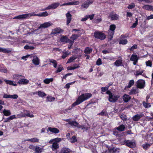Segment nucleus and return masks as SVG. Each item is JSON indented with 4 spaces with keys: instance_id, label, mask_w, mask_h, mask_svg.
Returning a JSON list of instances; mask_svg holds the SVG:
<instances>
[{
    "instance_id": "nucleus-1",
    "label": "nucleus",
    "mask_w": 153,
    "mask_h": 153,
    "mask_svg": "<svg viewBox=\"0 0 153 153\" xmlns=\"http://www.w3.org/2000/svg\"><path fill=\"white\" fill-rule=\"evenodd\" d=\"M92 96V94L90 93H87L82 94L78 97L76 101L72 105V107H74L76 105L79 104L84 101L91 98Z\"/></svg>"
},
{
    "instance_id": "nucleus-2",
    "label": "nucleus",
    "mask_w": 153,
    "mask_h": 153,
    "mask_svg": "<svg viewBox=\"0 0 153 153\" xmlns=\"http://www.w3.org/2000/svg\"><path fill=\"white\" fill-rule=\"evenodd\" d=\"M116 28V25L114 24H112L110 25L109 29L108 31V41L109 42L112 39L114 34V30Z\"/></svg>"
},
{
    "instance_id": "nucleus-3",
    "label": "nucleus",
    "mask_w": 153,
    "mask_h": 153,
    "mask_svg": "<svg viewBox=\"0 0 153 153\" xmlns=\"http://www.w3.org/2000/svg\"><path fill=\"white\" fill-rule=\"evenodd\" d=\"M94 36L95 38L103 40L106 37V35L103 33L99 31H96L94 33Z\"/></svg>"
},
{
    "instance_id": "nucleus-4",
    "label": "nucleus",
    "mask_w": 153,
    "mask_h": 153,
    "mask_svg": "<svg viewBox=\"0 0 153 153\" xmlns=\"http://www.w3.org/2000/svg\"><path fill=\"white\" fill-rule=\"evenodd\" d=\"M59 5V2H56L52 4L51 5H49L47 7L44 8L41 10V11H44L49 9H54L56 8Z\"/></svg>"
},
{
    "instance_id": "nucleus-5",
    "label": "nucleus",
    "mask_w": 153,
    "mask_h": 153,
    "mask_svg": "<svg viewBox=\"0 0 153 153\" xmlns=\"http://www.w3.org/2000/svg\"><path fill=\"white\" fill-rule=\"evenodd\" d=\"M137 84L136 86L137 88H143L145 86V81L143 80L140 79L137 81Z\"/></svg>"
},
{
    "instance_id": "nucleus-6",
    "label": "nucleus",
    "mask_w": 153,
    "mask_h": 153,
    "mask_svg": "<svg viewBox=\"0 0 153 153\" xmlns=\"http://www.w3.org/2000/svg\"><path fill=\"white\" fill-rule=\"evenodd\" d=\"M53 24L51 22H45L43 24H41L38 28L35 30H38L41 28H47L51 26Z\"/></svg>"
},
{
    "instance_id": "nucleus-7",
    "label": "nucleus",
    "mask_w": 153,
    "mask_h": 153,
    "mask_svg": "<svg viewBox=\"0 0 153 153\" xmlns=\"http://www.w3.org/2000/svg\"><path fill=\"white\" fill-rule=\"evenodd\" d=\"M109 17L111 20L115 21L119 19V16L118 15L116 14L115 12L113 11L110 13Z\"/></svg>"
},
{
    "instance_id": "nucleus-8",
    "label": "nucleus",
    "mask_w": 153,
    "mask_h": 153,
    "mask_svg": "<svg viewBox=\"0 0 153 153\" xmlns=\"http://www.w3.org/2000/svg\"><path fill=\"white\" fill-rule=\"evenodd\" d=\"M124 143L126 146L130 148H133L136 146L135 143L134 142L129 140H125Z\"/></svg>"
},
{
    "instance_id": "nucleus-9",
    "label": "nucleus",
    "mask_w": 153,
    "mask_h": 153,
    "mask_svg": "<svg viewBox=\"0 0 153 153\" xmlns=\"http://www.w3.org/2000/svg\"><path fill=\"white\" fill-rule=\"evenodd\" d=\"M146 140L151 144L153 143V133H151L145 136Z\"/></svg>"
},
{
    "instance_id": "nucleus-10",
    "label": "nucleus",
    "mask_w": 153,
    "mask_h": 153,
    "mask_svg": "<svg viewBox=\"0 0 153 153\" xmlns=\"http://www.w3.org/2000/svg\"><path fill=\"white\" fill-rule=\"evenodd\" d=\"M93 1L91 0H87L85 1L81 5V8L87 9L90 4H92Z\"/></svg>"
},
{
    "instance_id": "nucleus-11",
    "label": "nucleus",
    "mask_w": 153,
    "mask_h": 153,
    "mask_svg": "<svg viewBox=\"0 0 153 153\" xmlns=\"http://www.w3.org/2000/svg\"><path fill=\"white\" fill-rule=\"evenodd\" d=\"M120 96L118 95H114L112 94V97L111 99H110V97L108 98V100L111 102H115L120 98Z\"/></svg>"
},
{
    "instance_id": "nucleus-12",
    "label": "nucleus",
    "mask_w": 153,
    "mask_h": 153,
    "mask_svg": "<svg viewBox=\"0 0 153 153\" xmlns=\"http://www.w3.org/2000/svg\"><path fill=\"white\" fill-rule=\"evenodd\" d=\"M28 16V14H25L22 15H18V16H16L14 17L13 18H10V19H24L26 18Z\"/></svg>"
},
{
    "instance_id": "nucleus-13",
    "label": "nucleus",
    "mask_w": 153,
    "mask_h": 153,
    "mask_svg": "<svg viewBox=\"0 0 153 153\" xmlns=\"http://www.w3.org/2000/svg\"><path fill=\"white\" fill-rule=\"evenodd\" d=\"M126 36L125 35H122L120 36V39L119 42V44H120L122 45H126L128 43V41L126 39H123L122 38H125Z\"/></svg>"
},
{
    "instance_id": "nucleus-14",
    "label": "nucleus",
    "mask_w": 153,
    "mask_h": 153,
    "mask_svg": "<svg viewBox=\"0 0 153 153\" xmlns=\"http://www.w3.org/2000/svg\"><path fill=\"white\" fill-rule=\"evenodd\" d=\"M96 102V100L95 98L92 99L88 102V104L86 105L85 108H91L92 106V105Z\"/></svg>"
},
{
    "instance_id": "nucleus-15",
    "label": "nucleus",
    "mask_w": 153,
    "mask_h": 153,
    "mask_svg": "<svg viewBox=\"0 0 153 153\" xmlns=\"http://www.w3.org/2000/svg\"><path fill=\"white\" fill-rule=\"evenodd\" d=\"M67 18L66 24L68 25L70 23L72 19V15L69 12L66 14Z\"/></svg>"
},
{
    "instance_id": "nucleus-16",
    "label": "nucleus",
    "mask_w": 153,
    "mask_h": 153,
    "mask_svg": "<svg viewBox=\"0 0 153 153\" xmlns=\"http://www.w3.org/2000/svg\"><path fill=\"white\" fill-rule=\"evenodd\" d=\"M144 115L143 114H137L132 117V120L134 121H138Z\"/></svg>"
},
{
    "instance_id": "nucleus-17",
    "label": "nucleus",
    "mask_w": 153,
    "mask_h": 153,
    "mask_svg": "<svg viewBox=\"0 0 153 153\" xmlns=\"http://www.w3.org/2000/svg\"><path fill=\"white\" fill-rule=\"evenodd\" d=\"M64 31L63 30L61 29L59 27H57L55 28L52 32V34H56L58 33H63Z\"/></svg>"
},
{
    "instance_id": "nucleus-18",
    "label": "nucleus",
    "mask_w": 153,
    "mask_h": 153,
    "mask_svg": "<svg viewBox=\"0 0 153 153\" xmlns=\"http://www.w3.org/2000/svg\"><path fill=\"white\" fill-rule=\"evenodd\" d=\"M47 131H49L55 134H58L59 132V130L58 128L51 127L48 128V129L47 130Z\"/></svg>"
},
{
    "instance_id": "nucleus-19",
    "label": "nucleus",
    "mask_w": 153,
    "mask_h": 153,
    "mask_svg": "<svg viewBox=\"0 0 153 153\" xmlns=\"http://www.w3.org/2000/svg\"><path fill=\"white\" fill-rule=\"evenodd\" d=\"M142 8L143 9L148 11H153V6L148 4H145L143 5Z\"/></svg>"
},
{
    "instance_id": "nucleus-20",
    "label": "nucleus",
    "mask_w": 153,
    "mask_h": 153,
    "mask_svg": "<svg viewBox=\"0 0 153 153\" xmlns=\"http://www.w3.org/2000/svg\"><path fill=\"white\" fill-rule=\"evenodd\" d=\"M29 82V81L26 79H19L17 82L19 85H26Z\"/></svg>"
},
{
    "instance_id": "nucleus-21",
    "label": "nucleus",
    "mask_w": 153,
    "mask_h": 153,
    "mask_svg": "<svg viewBox=\"0 0 153 153\" xmlns=\"http://www.w3.org/2000/svg\"><path fill=\"white\" fill-rule=\"evenodd\" d=\"M139 92V90L137 88H134L133 87L129 92V94L131 95L136 94L138 93Z\"/></svg>"
},
{
    "instance_id": "nucleus-22",
    "label": "nucleus",
    "mask_w": 153,
    "mask_h": 153,
    "mask_svg": "<svg viewBox=\"0 0 153 153\" xmlns=\"http://www.w3.org/2000/svg\"><path fill=\"white\" fill-rule=\"evenodd\" d=\"M123 99L125 102H128L131 99V97L126 94H125L123 96Z\"/></svg>"
},
{
    "instance_id": "nucleus-23",
    "label": "nucleus",
    "mask_w": 153,
    "mask_h": 153,
    "mask_svg": "<svg viewBox=\"0 0 153 153\" xmlns=\"http://www.w3.org/2000/svg\"><path fill=\"white\" fill-rule=\"evenodd\" d=\"M114 64L117 67L120 66H124V65L123 64V61L121 59H119L116 60L114 63Z\"/></svg>"
},
{
    "instance_id": "nucleus-24",
    "label": "nucleus",
    "mask_w": 153,
    "mask_h": 153,
    "mask_svg": "<svg viewBox=\"0 0 153 153\" xmlns=\"http://www.w3.org/2000/svg\"><path fill=\"white\" fill-rule=\"evenodd\" d=\"M79 4V2L78 1H72L67 3H64L62 5H76Z\"/></svg>"
},
{
    "instance_id": "nucleus-25",
    "label": "nucleus",
    "mask_w": 153,
    "mask_h": 153,
    "mask_svg": "<svg viewBox=\"0 0 153 153\" xmlns=\"http://www.w3.org/2000/svg\"><path fill=\"white\" fill-rule=\"evenodd\" d=\"M68 124L70 125L71 126H74L76 127L79 128L80 126V124L75 121H72L71 122H69Z\"/></svg>"
},
{
    "instance_id": "nucleus-26",
    "label": "nucleus",
    "mask_w": 153,
    "mask_h": 153,
    "mask_svg": "<svg viewBox=\"0 0 153 153\" xmlns=\"http://www.w3.org/2000/svg\"><path fill=\"white\" fill-rule=\"evenodd\" d=\"M33 94H37L40 97H43L46 95V94L45 93L42 92L41 91H39L36 92H34L33 93Z\"/></svg>"
},
{
    "instance_id": "nucleus-27",
    "label": "nucleus",
    "mask_w": 153,
    "mask_h": 153,
    "mask_svg": "<svg viewBox=\"0 0 153 153\" xmlns=\"http://www.w3.org/2000/svg\"><path fill=\"white\" fill-rule=\"evenodd\" d=\"M24 113L26 112V113H24V115H25V117L27 116L30 117H34V116L33 114H30V112L29 111L26 110H24Z\"/></svg>"
},
{
    "instance_id": "nucleus-28",
    "label": "nucleus",
    "mask_w": 153,
    "mask_h": 153,
    "mask_svg": "<svg viewBox=\"0 0 153 153\" xmlns=\"http://www.w3.org/2000/svg\"><path fill=\"white\" fill-rule=\"evenodd\" d=\"M48 13L47 11H45L44 12L41 13H40L35 14L34 15L35 16L40 17L46 16H48Z\"/></svg>"
},
{
    "instance_id": "nucleus-29",
    "label": "nucleus",
    "mask_w": 153,
    "mask_h": 153,
    "mask_svg": "<svg viewBox=\"0 0 153 153\" xmlns=\"http://www.w3.org/2000/svg\"><path fill=\"white\" fill-rule=\"evenodd\" d=\"M93 49L89 47H86L85 49L84 53L86 54L90 53L92 51Z\"/></svg>"
},
{
    "instance_id": "nucleus-30",
    "label": "nucleus",
    "mask_w": 153,
    "mask_h": 153,
    "mask_svg": "<svg viewBox=\"0 0 153 153\" xmlns=\"http://www.w3.org/2000/svg\"><path fill=\"white\" fill-rule=\"evenodd\" d=\"M22 77H25L24 76L20 75L14 74L13 75V78L15 80H17L21 79Z\"/></svg>"
},
{
    "instance_id": "nucleus-31",
    "label": "nucleus",
    "mask_w": 153,
    "mask_h": 153,
    "mask_svg": "<svg viewBox=\"0 0 153 153\" xmlns=\"http://www.w3.org/2000/svg\"><path fill=\"white\" fill-rule=\"evenodd\" d=\"M134 81L132 79L130 80L128 83V85L126 86L125 87L124 89L126 90L127 88H130L134 84Z\"/></svg>"
},
{
    "instance_id": "nucleus-32",
    "label": "nucleus",
    "mask_w": 153,
    "mask_h": 153,
    "mask_svg": "<svg viewBox=\"0 0 153 153\" xmlns=\"http://www.w3.org/2000/svg\"><path fill=\"white\" fill-rule=\"evenodd\" d=\"M59 148V144L58 143L53 142L52 144V149L54 151Z\"/></svg>"
},
{
    "instance_id": "nucleus-33",
    "label": "nucleus",
    "mask_w": 153,
    "mask_h": 153,
    "mask_svg": "<svg viewBox=\"0 0 153 153\" xmlns=\"http://www.w3.org/2000/svg\"><path fill=\"white\" fill-rule=\"evenodd\" d=\"M138 57L137 56V55L136 54H132L130 59V60L131 61H134V60H138Z\"/></svg>"
},
{
    "instance_id": "nucleus-34",
    "label": "nucleus",
    "mask_w": 153,
    "mask_h": 153,
    "mask_svg": "<svg viewBox=\"0 0 153 153\" xmlns=\"http://www.w3.org/2000/svg\"><path fill=\"white\" fill-rule=\"evenodd\" d=\"M49 61L53 64L54 68H56L57 67V62L56 60L53 59H49Z\"/></svg>"
},
{
    "instance_id": "nucleus-35",
    "label": "nucleus",
    "mask_w": 153,
    "mask_h": 153,
    "mask_svg": "<svg viewBox=\"0 0 153 153\" xmlns=\"http://www.w3.org/2000/svg\"><path fill=\"white\" fill-rule=\"evenodd\" d=\"M53 79L52 78H46L43 81L46 84H49L50 82H53Z\"/></svg>"
},
{
    "instance_id": "nucleus-36",
    "label": "nucleus",
    "mask_w": 153,
    "mask_h": 153,
    "mask_svg": "<svg viewBox=\"0 0 153 153\" xmlns=\"http://www.w3.org/2000/svg\"><path fill=\"white\" fill-rule=\"evenodd\" d=\"M64 68L62 65H58V68H57L55 72L56 73H57L60 72Z\"/></svg>"
},
{
    "instance_id": "nucleus-37",
    "label": "nucleus",
    "mask_w": 153,
    "mask_h": 153,
    "mask_svg": "<svg viewBox=\"0 0 153 153\" xmlns=\"http://www.w3.org/2000/svg\"><path fill=\"white\" fill-rule=\"evenodd\" d=\"M125 128V126L123 124H121L117 127V129L119 131H122L124 130Z\"/></svg>"
},
{
    "instance_id": "nucleus-38",
    "label": "nucleus",
    "mask_w": 153,
    "mask_h": 153,
    "mask_svg": "<svg viewBox=\"0 0 153 153\" xmlns=\"http://www.w3.org/2000/svg\"><path fill=\"white\" fill-rule=\"evenodd\" d=\"M42 150H43L42 148H41L38 146H36L35 149V152L36 153H41Z\"/></svg>"
},
{
    "instance_id": "nucleus-39",
    "label": "nucleus",
    "mask_w": 153,
    "mask_h": 153,
    "mask_svg": "<svg viewBox=\"0 0 153 153\" xmlns=\"http://www.w3.org/2000/svg\"><path fill=\"white\" fill-rule=\"evenodd\" d=\"M152 144H151L150 143H146V144H144L143 145V147L144 149L146 150L150 147Z\"/></svg>"
},
{
    "instance_id": "nucleus-40",
    "label": "nucleus",
    "mask_w": 153,
    "mask_h": 153,
    "mask_svg": "<svg viewBox=\"0 0 153 153\" xmlns=\"http://www.w3.org/2000/svg\"><path fill=\"white\" fill-rule=\"evenodd\" d=\"M79 36V34H72L71 37H70V38L71 39H72L74 41V40L77 39Z\"/></svg>"
},
{
    "instance_id": "nucleus-41",
    "label": "nucleus",
    "mask_w": 153,
    "mask_h": 153,
    "mask_svg": "<svg viewBox=\"0 0 153 153\" xmlns=\"http://www.w3.org/2000/svg\"><path fill=\"white\" fill-rule=\"evenodd\" d=\"M27 140L33 143H38L39 142V140L36 137L32 138L31 139H29Z\"/></svg>"
},
{
    "instance_id": "nucleus-42",
    "label": "nucleus",
    "mask_w": 153,
    "mask_h": 153,
    "mask_svg": "<svg viewBox=\"0 0 153 153\" xmlns=\"http://www.w3.org/2000/svg\"><path fill=\"white\" fill-rule=\"evenodd\" d=\"M68 39L66 36H63L60 39V40L62 42L66 43Z\"/></svg>"
},
{
    "instance_id": "nucleus-43",
    "label": "nucleus",
    "mask_w": 153,
    "mask_h": 153,
    "mask_svg": "<svg viewBox=\"0 0 153 153\" xmlns=\"http://www.w3.org/2000/svg\"><path fill=\"white\" fill-rule=\"evenodd\" d=\"M32 61L33 63L36 65H38L39 64V59L37 57L33 59Z\"/></svg>"
},
{
    "instance_id": "nucleus-44",
    "label": "nucleus",
    "mask_w": 153,
    "mask_h": 153,
    "mask_svg": "<svg viewBox=\"0 0 153 153\" xmlns=\"http://www.w3.org/2000/svg\"><path fill=\"white\" fill-rule=\"evenodd\" d=\"M70 149L66 148H63L59 153H69Z\"/></svg>"
},
{
    "instance_id": "nucleus-45",
    "label": "nucleus",
    "mask_w": 153,
    "mask_h": 153,
    "mask_svg": "<svg viewBox=\"0 0 153 153\" xmlns=\"http://www.w3.org/2000/svg\"><path fill=\"white\" fill-rule=\"evenodd\" d=\"M118 149H115L114 147L108 149L109 153H116Z\"/></svg>"
},
{
    "instance_id": "nucleus-46",
    "label": "nucleus",
    "mask_w": 153,
    "mask_h": 153,
    "mask_svg": "<svg viewBox=\"0 0 153 153\" xmlns=\"http://www.w3.org/2000/svg\"><path fill=\"white\" fill-rule=\"evenodd\" d=\"M89 127L87 126L86 125H80V126L79 128H81L82 129H85L86 131H87Z\"/></svg>"
},
{
    "instance_id": "nucleus-47",
    "label": "nucleus",
    "mask_w": 153,
    "mask_h": 153,
    "mask_svg": "<svg viewBox=\"0 0 153 153\" xmlns=\"http://www.w3.org/2000/svg\"><path fill=\"white\" fill-rule=\"evenodd\" d=\"M143 106L146 108H148L151 107V105L149 103H146L145 101L143 102Z\"/></svg>"
},
{
    "instance_id": "nucleus-48",
    "label": "nucleus",
    "mask_w": 153,
    "mask_h": 153,
    "mask_svg": "<svg viewBox=\"0 0 153 153\" xmlns=\"http://www.w3.org/2000/svg\"><path fill=\"white\" fill-rule=\"evenodd\" d=\"M76 59V57L74 56H72L67 61V63H70L72 62L73 61Z\"/></svg>"
},
{
    "instance_id": "nucleus-49",
    "label": "nucleus",
    "mask_w": 153,
    "mask_h": 153,
    "mask_svg": "<svg viewBox=\"0 0 153 153\" xmlns=\"http://www.w3.org/2000/svg\"><path fill=\"white\" fill-rule=\"evenodd\" d=\"M47 100L49 102L53 101L55 100V98L51 96H48L47 97Z\"/></svg>"
},
{
    "instance_id": "nucleus-50",
    "label": "nucleus",
    "mask_w": 153,
    "mask_h": 153,
    "mask_svg": "<svg viewBox=\"0 0 153 153\" xmlns=\"http://www.w3.org/2000/svg\"><path fill=\"white\" fill-rule=\"evenodd\" d=\"M35 48L33 46H30L28 45H26L24 47V48L25 50H33Z\"/></svg>"
},
{
    "instance_id": "nucleus-51",
    "label": "nucleus",
    "mask_w": 153,
    "mask_h": 153,
    "mask_svg": "<svg viewBox=\"0 0 153 153\" xmlns=\"http://www.w3.org/2000/svg\"><path fill=\"white\" fill-rule=\"evenodd\" d=\"M120 117L124 121H126L127 120L126 116L123 114H120Z\"/></svg>"
},
{
    "instance_id": "nucleus-52",
    "label": "nucleus",
    "mask_w": 153,
    "mask_h": 153,
    "mask_svg": "<svg viewBox=\"0 0 153 153\" xmlns=\"http://www.w3.org/2000/svg\"><path fill=\"white\" fill-rule=\"evenodd\" d=\"M144 70H142L140 71V72H139L138 71H137L136 72V73H134V74L136 76H137L140 75H142L143 73V72Z\"/></svg>"
},
{
    "instance_id": "nucleus-53",
    "label": "nucleus",
    "mask_w": 153,
    "mask_h": 153,
    "mask_svg": "<svg viewBox=\"0 0 153 153\" xmlns=\"http://www.w3.org/2000/svg\"><path fill=\"white\" fill-rule=\"evenodd\" d=\"M71 143H73L77 141L76 137L75 136H73L71 139Z\"/></svg>"
},
{
    "instance_id": "nucleus-54",
    "label": "nucleus",
    "mask_w": 153,
    "mask_h": 153,
    "mask_svg": "<svg viewBox=\"0 0 153 153\" xmlns=\"http://www.w3.org/2000/svg\"><path fill=\"white\" fill-rule=\"evenodd\" d=\"M146 65L147 66L151 67L152 66V62L150 60H148L146 62Z\"/></svg>"
},
{
    "instance_id": "nucleus-55",
    "label": "nucleus",
    "mask_w": 153,
    "mask_h": 153,
    "mask_svg": "<svg viewBox=\"0 0 153 153\" xmlns=\"http://www.w3.org/2000/svg\"><path fill=\"white\" fill-rule=\"evenodd\" d=\"M69 55V54L67 52H65L63 53L62 56V58L63 59L65 58L67 56Z\"/></svg>"
},
{
    "instance_id": "nucleus-56",
    "label": "nucleus",
    "mask_w": 153,
    "mask_h": 153,
    "mask_svg": "<svg viewBox=\"0 0 153 153\" xmlns=\"http://www.w3.org/2000/svg\"><path fill=\"white\" fill-rule=\"evenodd\" d=\"M75 82V81H74L66 84L65 85V88L67 89H68L70 87V85L74 84Z\"/></svg>"
},
{
    "instance_id": "nucleus-57",
    "label": "nucleus",
    "mask_w": 153,
    "mask_h": 153,
    "mask_svg": "<svg viewBox=\"0 0 153 153\" xmlns=\"http://www.w3.org/2000/svg\"><path fill=\"white\" fill-rule=\"evenodd\" d=\"M137 48V45L134 44L133 45L131 48H129V50L131 51H133L134 49H136Z\"/></svg>"
},
{
    "instance_id": "nucleus-58",
    "label": "nucleus",
    "mask_w": 153,
    "mask_h": 153,
    "mask_svg": "<svg viewBox=\"0 0 153 153\" xmlns=\"http://www.w3.org/2000/svg\"><path fill=\"white\" fill-rule=\"evenodd\" d=\"M16 118H20L25 117V115H24V113L21 112L20 114H18L16 115Z\"/></svg>"
},
{
    "instance_id": "nucleus-59",
    "label": "nucleus",
    "mask_w": 153,
    "mask_h": 153,
    "mask_svg": "<svg viewBox=\"0 0 153 153\" xmlns=\"http://www.w3.org/2000/svg\"><path fill=\"white\" fill-rule=\"evenodd\" d=\"M135 7V4L132 3L131 4L129 5L128 6L127 8L129 9H131L134 8Z\"/></svg>"
},
{
    "instance_id": "nucleus-60",
    "label": "nucleus",
    "mask_w": 153,
    "mask_h": 153,
    "mask_svg": "<svg viewBox=\"0 0 153 153\" xmlns=\"http://www.w3.org/2000/svg\"><path fill=\"white\" fill-rule=\"evenodd\" d=\"M102 64L101 59L100 58H99L97 60L96 62L97 65H100Z\"/></svg>"
},
{
    "instance_id": "nucleus-61",
    "label": "nucleus",
    "mask_w": 153,
    "mask_h": 153,
    "mask_svg": "<svg viewBox=\"0 0 153 153\" xmlns=\"http://www.w3.org/2000/svg\"><path fill=\"white\" fill-rule=\"evenodd\" d=\"M106 94H108L109 95V97H110V99H111L112 97V93L111 92L110 90H107L106 91Z\"/></svg>"
},
{
    "instance_id": "nucleus-62",
    "label": "nucleus",
    "mask_w": 153,
    "mask_h": 153,
    "mask_svg": "<svg viewBox=\"0 0 153 153\" xmlns=\"http://www.w3.org/2000/svg\"><path fill=\"white\" fill-rule=\"evenodd\" d=\"M53 141H54V143H58L60 142L62 140V139L61 138H56L55 139H53Z\"/></svg>"
},
{
    "instance_id": "nucleus-63",
    "label": "nucleus",
    "mask_w": 153,
    "mask_h": 153,
    "mask_svg": "<svg viewBox=\"0 0 153 153\" xmlns=\"http://www.w3.org/2000/svg\"><path fill=\"white\" fill-rule=\"evenodd\" d=\"M108 88L107 86L105 87H102L101 88V91L103 92H105L108 90Z\"/></svg>"
},
{
    "instance_id": "nucleus-64",
    "label": "nucleus",
    "mask_w": 153,
    "mask_h": 153,
    "mask_svg": "<svg viewBox=\"0 0 153 153\" xmlns=\"http://www.w3.org/2000/svg\"><path fill=\"white\" fill-rule=\"evenodd\" d=\"M74 42V41H73V40H72L71 39H68L66 43H68L70 44V45H71V46H72Z\"/></svg>"
}]
</instances>
